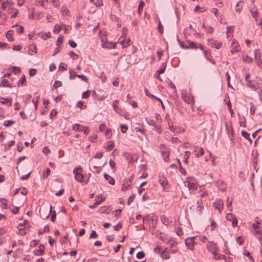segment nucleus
Listing matches in <instances>:
<instances>
[{
	"label": "nucleus",
	"mask_w": 262,
	"mask_h": 262,
	"mask_svg": "<svg viewBox=\"0 0 262 262\" xmlns=\"http://www.w3.org/2000/svg\"><path fill=\"white\" fill-rule=\"evenodd\" d=\"M184 185L187 187L191 193H195L197 190L196 181L192 178H187L186 180L184 182Z\"/></svg>",
	"instance_id": "nucleus-1"
},
{
	"label": "nucleus",
	"mask_w": 262,
	"mask_h": 262,
	"mask_svg": "<svg viewBox=\"0 0 262 262\" xmlns=\"http://www.w3.org/2000/svg\"><path fill=\"white\" fill-rule=\"evenodd\" d=\"M81 167L75 168L73 170V173L75 174V180L79 182L84 183L87 184L89 179V178L85 179L83 174H82L79 170H81Z\"/></svg>",
	"instance_id": "nucleus-2"
},
{
	"label": "nucleus",
	"mask_w": 262,
	"mask_h": 262,
	"mask_svg": "<svg viewBox=\"0 0 262 262\" xmlns=\"http://www.w3.org/2000/svg\"><path fill=\"white\" fill-rule=\"evenodd\" d=\"M182 99L187 103L194 104L193 98L192 95L189 94L186 91L183 90L181 92Z\"/></svg>",
	"instance_id": "nucleus-3"
},
{
	"label": "nucleus",
	"mask_w": 262,
	"mask_h": 262,
	"mask_svg": "<svg viewBox=\"0 0 262 262\" xmlns=\"http://www.w3.org/2000/svg\"><path fill=\"white\" fill-rule=\"evenodd\" d=\"M52 212V207L50 206L48 209L45 207H41L39 209V214L40 217L42 219H46L48 218Z\"/></svg>",
	"instance_id": "nucleus-4"
},
{
	"label": "nucleus",
	"mask_w": 262,
	"mask_h": 262,
	"mask_svg": "<svg viewBox=\"0 0 262 262\" xmlns=\"http://www.w3.org/2000/svg\"><path fill=\"white\" fill-rule=\"evenodd\" d=\"M160 149L162 152V156L165 161L169 160V150L164 144L160 145Z\"/></svg>",
	"instance_id": "nucleus-5"
},
{
	"label": "nucleus",
	"mask_w": 262,
	"mask_h": 262,
	"mask_svg": "<svg viewBox=\"0 0 262 262\" xmlns=\"http://www.w3.org/2000/svg\"><path fill=\"white\" fill-rule=\"evenodd\" d=\"M254 59L257 66L262 68V60L261 59V54L259 50L254 51Z\"/></svg>",
	"instance_id": "nucleus-6"
},
{
	"label": "nucleus",
	"mask_w": 262,
	"mask_h": 262,
	"mask_svg": "<svg viewBox=\"0 0 262 262\" xmlns=\"http://www.w3.org/2000/svg\"><path fill=\"white\" fill-rule=\"evenodd\" d=\"M226 219L227 221L232 222V226L235 227L237 225V220L235 216L231 213H228L226 215Z\"/></svg>",
	"instance_id": "nucleus-7"
},
{
	"label": "nucleus",
	"mask_w": 262,
	"mask_h": 262,
	"mask_svg": "<svg viewBox=\"0 0 262 262\" xmlns=\"http://www.w3.org/2000/svg\"><path fill=\"white\" fill-rule=\"evenodd\" d=\"M208 42L209 46L211 47L215 48L217 49H219L222 45V42L218 43L216 40L213 39H209Z\"/></svg>",
	"instance_id": "nucleus-8"
},
{
	"label": "nucleus",
	"mask_w": 262,
	"mask_h": 262,
	"mask_svg": "<svg viewBox=\"0 0 262 262\" xmlns=\"http://www.w3.org/2000/svg\"><path fill=\"white\" fill-rule=\"evenodd\" d=\"M223 201L221 199L216 200L214 203V207L217 209L220 212H221L223 209Z\"/></svg>",
	"instance_id": "nucleus-9"
},
{
	"label": "nucleus",
	"mask_w": 262,
	"mask_h": 262,
	"mask_svg": "<svg viewBox=\"0 0 262 262\" xmlns=\"http://www.w3.org/2000/svg\"><path fill=\"white\" fill-rule=\"evenodd\" d=\"M102 195L101 194H99L98 196H97L96 202L94 203L92 206H90V207L92 209L96 208L101 202L104 201L105 198L102 199Z\"/></svg>",
	"instance_id": "nucleus-10"
},
{
	"label": "nucleus",
	"mask_w": 262,
	"mask_h": 262,
	"mask_svg": "<svg viewBox=\"0 0 262 262\" xmlns=\"http://www.w3.org/2000/svg\"><path fill=\"white\" fill-rule=\"evenodd\" d=\"M195 237H192L191 238H187L185 240L186 245L189 249H192L194 243Z\"/></svg>",
	"instance_id": "nucleus-11"
},
{
	"label": "nucleus",
	"mask_w": 262,
	"mask_h": 262,
	"mask_svg": "<svg viewBox=\"0 0 262 262\" xmlns=\"http://www.w3.org/2000/svg\"><path fill=\"white\" fill-rule=\"evenodd\" d=\"M216 186L222 191H225L227 188V185L222 180H218L216 182Z\"/></svg>",
	"instance_id": "nucleus-12"
},
{
	"label": "nucleus",
	"mask_w": 262,
	"mask_h": 262,
	"mask_svg": "<svg viewBox=\"0 0 262 262\" xmlns=\"http://www.w3.org/2000/svg\"><path fill=\"white\" fill-rule=\"evenodd\" d=\"M194 154L197 158L203 156L204 154V149L202 147H196L194 149Z\"/></svg>",
	"instance_id": "nucleus-13"
},
{
	"label": "nucleus",
	"mask_w": 262,
	"mask_h": 262,
	"mask_svg": "<svg viewBox=\"0 0 262 262\" xmlns=\"http://www.w3.org/2000/svg\"><path fill=\"white\" fill-rule=\"evenodd\" d=\"M45 251V246L43 245H40L38 247V250H34V254L35 255L40 256L42 255Z\"/></svg>",
	"instance_id": "nucleus-14"
},
{
	"label": "nucleus",
	"mask_w": 262,
	"mask_h": 262,
	"mask_svg": "<svg viewBox=\"0 0 262 262\" xmlns=\"http://www.w3.org/2000/svg\"><path fill=\"white\" fill-rule=\"evenodd\" d=\"M159 182L163 187H165L168 183L167 179L165 177L161 175L159 176Z\"/></svg>",
	"instance_id": "nucleus-15"
},
{
	"label": "nucleus",
	"mask_w": 262,
	"mask_h": 262,
	"mask_svg": "<svg viewBox=\"0 0 262 262\" xmlns=\"http://www.w3.org/2000/svg\"><path fill=\"white\" fill-rule=\"evenodd\" d=\"M13 4H14L13 2L11 0H6V1L3 2L2 4L3 9L4 10H6L8 6H12Z\"/></svg>",
	"instance_id": "nucleus-16"
},
{
	"label": "nucleus",
	"mask_w": 262,
	"mask_h": 262,
	"mask_svg": "<svg viewBox=\"0 0 262 262\" xmlns=\"http://www.w3.org/2000/svg\"><path fill=\"white\" fill-rule=\"evenodd\" d=\"M1 99L2 101H1V103L7 105L8 106H10L12 105V99L11 98H4L3 97H1Z\"/></svg>",
	"instance_id": "nucleus-17"
},
{
	"label": "nucleus",
	"mask_w": 262,
	"mask_h": 262,
	"mask_svg": "<svg viewBox=\"0 0 262 262\" xmlns=\"http://www.w3.org/2000/svg\"><path fill=\"white\" fill-rule=\"evenodd\" d=\"M104 179L108 181V182L111 185H114L115 184V181L113 178L109 176L108 174L105 173L103 174Z\"/></svg>",
	"instance_id": "nucleus-18"
},
{
	"label": "nucleus",
	"mask_w": 262,
	"mask_h": 262,
	"mask_svg": "<svg viewBox=\"0 0 262 262\" xmlns=\"http://www.w3.org/2000/svg\"><path fill=\"white\" fill-rule=\"evenodd\" d=\"M252 228L256 234L262 235V227L258 226L254 223L252 225Z\"/></svg>",
	"instance_id": "nucleus-19"
},
{
	"label": "nucleus",
	"mask_w": 262,
	"mask_h": 262,
	"mask_svg": "<svg viewBox=\"0 0 262 262\" xmlns=\"http://www.w3.org/2000/svg\"><path fill=\"white\" fill-rule=\"evenodd\" d=\"M118 102V100H115L113 102V108L116 113L122 115V111L119 107V106L117 105Z\"/></svg>",
	"instance_id": "nucleus-20"
},
{
	"label": "nucleus",
	"mask_w": 262,
	"mask_h": 262,
	"mask_svg": "<svg viewBox=\"0 0 262 262\" xmlns=\"http://www.w3.org/2000/svg\"><path fill=\"white\" fill-rule=\"evenodd\" d=\"M189 45L188 46H184L183 45H181V47L183 48H191V49H197L198 48V46H197V45L194 42H191L190 41H189L188 42Z\"/></svg>",
	"instance_id": "nucleus-21"
},
{
	"label": "nucleus",
	"mask_w": 262,
	"mask_h": 262,
	"mask_svg": "<svg viewBox=\"0 0 262 262\" xmlns=\"http://www.w3.org/2000/svg\"><path fill=\"white\" fill-rule=\"evenodd\" d=\"M207 248L210 251H212L215 249H217L216 244L213 242H209L207 245Z\"/></svg>",
	"instance_id": "nucleus-22"
},
{
	"label": "nucleus",
	"mask_w": 262,
	"mask_h": 262,
	"mask_svg": "<svg viewBox=\"0 0 262 262\" xmlns=\"http://www.w3.org/2000/svg\"><path fill=\"white\" fill-rule=\"evenodd\" d=\"M110 206H102L100 207L99 209V212L100 213H105L106 214H108L110 212V210H108Z\"/></svg>",
	"instance_id": "nucleus-23"
},
{
	"label": "nucleus",
	"mask_w": 262,
	"mask_h": 262,
	"mask_svg": "<svg viewBox=\"0 0 262 262\" xmlns=\"http://www.w3.org/2000/svg\"><path fill=\"white\" fill-rule=\"evenodd\" d=\"M13 28H15L16 32L19 34H22L24 32V28L21 26L15 25L12 26Z\"/></svg>",
	"instance_id": "nucleus-24"
},
{
	"label": "nucleus",
	"mask_w": 262,
	"mask_h": 262,
	"mask_svg": "<svg viewBox=\"0 0 262 262\" xmlns=\"http://www.w3.org/2000/svg\"><path fill=\"white\" fill-rule=\"evenodd\" d=\"M166 64L165 63H163L162 67L157 71V73H158L159 75L162 74L164 72L165 69H166ZM157 78L160 79L159 75L156 77Z\"/></svg>",
	"instance_id": "nucleus-25"
},
{
	"label": "nucleus",
	"mask_w": 262,
	"mask_h": 262,
	"mask_svg": "<svg viewBox=\"0 0 262 262\" xmlns=\"http://www.w3.org/2000/svg\"><path fill=\"white\" fill-rule=\"evenodd\" d=\"M90 2L97 7H100L103 5L102 0H90Z\"/></svg>",
	"instance_id": "nucleus-26"
},
{
	"label": "nucleus",
	"mask_w": 262,
	"mask_h": 262,
	"mask_svg": "<svg viewBox=\"0 0 262 262\" xmlns=\"http://www.w3.org/2000/svg\"><path fill=\"white\" fill-rule=\"evenodd\" d=\"M13 31L12 30L8 31L6 33V37L7 38L8 40L9 41H13Z\"/></svg>",
	"instance_id": "nucleus-27"
},
{
	"label": "nucleus",
	"mask_w": 262,
	"mask_h": 262,
	"mask_svg": "<svg viewBox=\"0 0 262 262\" xmlns=\"http://www.w3.org/2000/svg\"><path fill=\"white\" fill-rule=\"evenodd\" d=\"M7 86L9 88H12L11 84L9 83V81L7 79H4L2 81V82L0 83V86Z\"/></svg>",
	"instance_id": "nucleus-28"
},
{
	"label": "nucleus",
	"mask_w": 262,
	"mask_h": 262,
	"mask_svg": "<svg viewBox=\"0 0 262 262\" xmlns=\"http://www.w3.org/2000/svg\"><path fill=\"white\" fill-rule=\"evenodd\" d=\"M243 61L246 63H251L253 61L252 57L248 56V55L243 56L242 57Z\"/></svg>",
	"instance_id": "nucleus-29"
},
{
	"label": "nucleus",
	"mask_w": 262,
	"mask_h": 262,
	"mask_svg": "<svg viewBox=\"0 0 262 262\" xmlns=\"http://www.w3.org/2000/svg\"><path fill=\"white\" fill-rule=\"evenodd\" d=\"M119 40L120 41V43L122 45V46L123 48H126L129 45V42H130V40L128 39L127 42L125 41V40L124 39H122V38L120 37L119 38Z\"/></svg>",
	"instance_id": "nucleus-30"
},
{
	"label": "nucleus",
	"mask_w": 262,
	"mask_h": 262,
	"mask_svg": "<svg viewBox=\"0 0 262 262\" xmlns=\"http://www.w3.org/2000/svg\"><path fill=\"white\" fill-rule=\"evenodd\" d=\"M167 244H168L169 245V247L172 248L176 245L177 243L172 238H170L167 241Z\"/></svg>",
	"instance_id": "nucleus-31"
},
{
	"label": "nucleus",
	"mask_w": 262,
	"mask_h": 262,
	"mask_svg": "<svg viewBox=\"0 0 262 262\" xmlns=\"http://www.w3.org/2000/svg\"><path fill=\"white\" fill-rule=\"evenodd\" d=\"M26 82V77L25 75H23L20 78V79L19 80L18 82V86L23 85L25 84Z\"/></svg>",
	"instance_id": "nucleus-32"
},
{
	"label": "nucleus",
	"mask_w": 262,
	"mask_h": 262,
	"mask_svg": "<svg viewBox=\"0 0 262 262\" xmlns=\"http://www.w3.org/2000/svg\"><path fill=\"white\" fill-rule=\"evenodd\" d=\"M242 135L246 139L248 140L251 143H252V140L250 138V135L248 133H247L246 131L243 130L242 132Z\"/></svg>",
	"instance_id": "nucleus-33"
},
{
	"label": "nucleus",
	"mask_w": 262,
	"mask_h": 262,
	"mask_svg": "<svg viewBox=\"0 0 262 262\" xmlns=\"http://www.w3.org/2000/svg\"><path fill=\"white\" fill-rule=\"evenodd\" d=\"M114 146H115L114 143L113 141H110L107 143V145L106 146V149L108 151H110L114 148Z\"/></svg>",
	"instance_id": "nucleus-34"
},
{
	"label": "nucleus",
	"mask_w": 262,
	"mask_h": 262,
	"mask_svg": "<svg viewBox=\"0 0 262 262\" xmlns=\"http://www.w3.org/2000/svg\"><path fill=\"white\" fill-rule=\"evenodd\" d=\"M102 46L103 48H108V49L115 48V45H113V43H108V42L103 43H102Z\"/></svg>",
	"instance_id": "nucleus-35"
},
{
	"label": "nucleus",
	"mask_w": 262,
	"mask_h": 262,
	"mask_svg": "<svg viewBox=\"0 0 262 262\" xmlns=\"http://www.w3.org/2000/svg\"><path fill=\"white\" fill-rule=\"evenodd\" d=\"M247 85L248 87L251 88V89L253 91H255L257 90L256 86L252 83V81H248V82L247 83Z\"/></svg>",
	"instance_id": "nucleus-36"
},
{
	"label": "nucleus",
	"mask_w": 262,
	"mask_h": 262,
	"mask_svg": "<svg viewBox=\"0 0 262 262\" xmlns=\"http://www.w3.org/2000/svg\"><path fill=\"white\" fill-rule=\"evenodd\" d=\"M70 77L69 78L71 80H74L76 77H77V75L76 73L74 72L72 70H69Z\"/></svg>",
	"instance_id": "nucleus-37"
},
{
	"label": "nucleus",
	"mask_w": 262,
	"mask_h": 262,
	"mask_svg": "<svg viewBox=\"0 0 262 262\" xmlns=\"http://www.w3.org/2000/svg\"><path fill=\"white\" fill-rule=\"evenodd\" d=\"M240 50V47L239 45H235V46L231 50V53L233 54L239 52Z\"/></svg>",
	"instance_id": "nucleus-38"
},
{
	"label": "nucleus",
	"mask_w": 262,
	"mask_h": 262,
	"mask_svg": "<svg viewBox=\"0 0 262 262\" xmlns=\"http://www.w3.org/2000/svg\"><path fill=\"white\" fill-rule=\"evenodd\" d=\"M239 125L241 126L245 127L246 126V121L245 119V117L243 116L242 118V117H239Z\"/></svg>",
	"instance_id": "nucleus-39"
},
{
	"label": "nucleus",
	"mask_w": 262,
	"mask_h": 262,
	"mask_svg": "<svg viewBox=\"0 0 262 262\" xmlns=\"http://www.w3.org/2000/svg\"><path fill=\"white\" fill-rule=\"evenodd\" d=\"M158 28L159 32L161 34H163V31H164V28H163V27L160 20L159 19H158Z\"/></svg>",
	"instance_id": "nucleus-40"
},
{
	"label": "nucleus",
	"mask_w": 262,
	"mask_h": 262,
	"mask_svg": "<svg viewBox=\"0 0 262 262\" xmlns=\"http://www.w3.org/2000/svg\"><path fill=\"white\" fill-rule=\"evenodd\" d=\"M168 115L167 114L166 117H165V119H167V124L169 126V128L170 130H173V123H172V121L170 120V119H168Z\"/></svg>",
	"instance_id": "nucleus-41"
},
{
	"label": "nucleus",
	"mask_w": 262,
	"mask_h": 262,
	"mask_svg": "<svg viewBox=\"0 0 262 262\" xmlns=\"http://www.w3.org/2000/svg\"><path fill=\"white\" fill-rule=\"evenodd\" d=\"M81 129L82 130H80V132H83L84 134L86 135H87L89 132H90V129L88 128V127L82 126L81 127Z\"/></svg>",
	"instance_id": "nucleus-42"
},
{
	"label": "nucleus",
	"mask_w": 262,
	"mask_h": 262,
	"mask_svg": "<svg viewBox=\"0 0 262 262\" xmlns=\"http://www.w3.org/2000/svg\"><path fill=\"white\" fill-rule=\"evenodd\" d=\"M225 256H224V255L220 254L219 253H217V254L213 256V258L215 260L225 259Z\"/></svg>",
	"instance_id": "nucleus-43"
},
{
	"label": "nucleus",
	"mask_w": 262,
	"mask_h": 262,
	"mask_svg": "<svg viewBox=\"0 0 262 262\" xmlns=\"http://www.w3.org/2000/svg\"><path fill=\"white\" fill-rule=\"evenodd\" d=\"M124 156L125 157V158L129 161V162H132L133 160V157L131 154L129 153H125L124 154Z\"/></svg>",
	"instance_id": "nucleus-44"
},
{
	"label": "nucleus",
	"mask_w": 262,
	"mask_h": 262,
	"mask_svg": "<svg viewBox=\"0 0 262 262\" xmlns=\"http://www.w3.org/2000/svg\"><path fill=\"white\" fill-rule=\"evenodd\" d=\"M81 126H82V125H80L79 124H75L74 125H73L72 128H73V130H74L76 132L80 131V130H82V129H81Z\"/></svg>",
	"instance_id": "nucleus-45"
},
{
	"label": "nucleus",
	"mask_w": 262,
	"mask_h": 262,
	"mask_svg": "<svg viewBox=\"0 0 262 262\" xmlns=\"http://www.w3.org/2000/svg\"><path fill=\"white\" fill-rule=\"evenodd\" d=\"M179 164H180V168H179V170H180V172L182 173L184 175H186V171H185V169L182 167L181 166V162L180 161V160L179 159H177Z\"/></svg>",
	"instance_id": "nucleus-46"
},
{
	"label": "nucleus",
	"mask_w": 262,
	"mask_h": 262,
	"mask_svg": "<svg viewBox=\"0 0 262 262\" xmlns=\"http://www.w3.org/2000/svg\"><path fill=\"white\" fill-rule=\"evenodd\" d=\"M62 29L60 25H56L54 29V32L56 34L58 33Z\"/></svg>",
	"instance_id": "nucleus-47"
},
{
	"label": "nucleus",
	"mask_w": 262,
	"mask_h": 262,
	"mask_svg": "<svg viewBox=\"0 0 262 262\" xmlns=\"http://www.w3.org/2000/svg\"><path fill=\"white\" fill-rule=\"evenodd\" d=\"M91 94V91L88 90L82 94V98L87 99L89 97Z\"/></svg>",
	"instance_id": "nucleus-48"
},
{
	"label": "nucleus",
	"mask_w": 262,
	"mask_h": 262,
	"mask_svg": "<svg viewBox=\"0 0 262 262\" xmlns=\"http://www.w3.org/2000/svg\"><path fill=\"white\" fill-rule=\"evenodd\" d=\"M14 123V122L12 120H6L4 122V125L5 126H10L13 125Z\"/></svg>",
	"instance_id": "nucleus-49"
},
{
	"label": "nucleus",
	"mask_w": 262,
	"mask_h": 262,
	"mask_svg": "<svg viewBox=\"0 0 262 262\" xmlns=\"http://www.w3.org/2000/svg\"><path fill=\"white\" fill-rule=\"evenodd\" d=\"M50 173V169L49 168H47L45 171L43 172V177L44 178H47Z\"/></svg>",
	"instance_id": "nucleus-50"
},
{
	"label": "nucleus",
	"mask_w": 262,
	"mask_h": 262,
	"mask_svg": "<svg viewBox=\"0 0 262 262\" xmlns=\"http://www.w3.org/2000/svg\"><path fill=\"white\" fill-rule=\"evenodd\" d=\"M39 99V96H37L32 99V102L34 104V106L36 108H37V103L38 102Z\"/></svg>",
	"instance_id": "nucleus-51"
},
{
	"label": "nucleus",
	"mask_w": 262,
	"mask_h": 262,
	"mask_svg": "<svg viewBox=\"0 0 262 262\" xmlns=\"http://www.w3.org/2000/svg\"><path fill=\"white\" fill-rule=\"evenodd\" d=\"M62 85V82L60 81H55L53 87L55 89H57Z\"/></svg>",
	"instance_id": "nucleus-52"
},
{
	"label": "nucleus",
	"mask_w": 262,
	"mask_h": 262,
	"mask_svg": "<svg viewBox=\"0 0 262 262\" xmlns=\"http://www.w3.org/2000/svg\"><path fill=\"white\" fill-rule=\"evenodd\" d=\"M145 256V254L143 251H140L136 254V257L138 258H143Z\"/></svg>",
	"instance_id": "nucleus-53"
},
{
	"label": "nucleus",
	"mask_w": 262,
	"mask_h": 262,
	"mask_svg": "<svg viewBox=\"0 0 262 262\" xmlns=\"http://www.w3.org/2000/svg\"><path fill=\"white\" fill-rule=\"evenodd\" d=\"M161 256L164 259H168L170 257L169 254L165 250L162 253Z\"/></svg>",
	"instance_id": "nucleus-54"
},
{
	"label": "nucleus",
	"mask_w": 262,
	"mask_h": 262,
	"mask_svg": "<svg viewBox=\"0 0 262 262\" xmlns=\"http://www.w3.org/2000/svg\"><path fill=\"white\" fill-rule=\"evenodd\" d=\"M69 56H70L72 58H73V59H76L78 58V55L76 54V53H75L73 51H70L69 53Z\"/></svg>",
	"instance_id": "nucleus-55"
},
{
	"label": "nucleus",
	"mask_w": 262,
	"mask_h": 262,
	"mask_svg": "<svg viewBox=\"0 0 262 262\" xmlns=\"http://www.w3.org/2000/svg\"><path fill=\"white\" fill-rule=\"evenodd\" d=\"M251 13L252 15V16L255 18L257 17L258 15V12H257L256 9H253L251 10Z\"/></svg>",
	"instance_id": "nucleus-56"
},
{
	"label": "nucleus",
	"mask_w": 262,
	"mask_h": 262,
	"mask_svg": "<svg viewBox=\"0 0 262 262\" xmlns=\"http://www.w3.org/2000/svg\"><path fill=\"white\" fill-rule=\"evenodd\" d=\"M6 200L4 199H2L0 200V202H1V206L4 208H6L7 206V204L6 202Z\"/></svg>",
	"instance_id": "nucleus-57"
},
{
	"label": "nucleus",
	"mask_w": 262,
	"mask_h": 262,
	"mask_svg": "<svg viewBox=\"0 0 262 262\" xmlns=\"http://www.w3.org/2000/svg\"><path fill=\"white\" fill-rule=\"evenodd\" d=\"M145 5V3L143 1H141L139 3V7H138V12L139 13L142 10L144 6Z\"/></svg>",
	"instance_id": "nucleus-58"
},
{
	"label": "nucleus",
	"mask_w": 262,
	"mask_h": 262,
	"mask_svg": "<svg viewBox=\"0 0 262 262\" xmlns=\"http://www.w3.org/2000/svg\"><path fill=\"white\" fill-rule=\"evenodd\" d=\"M120 128H121V132L123 133H125L126 132L127 129H128L127 126L125 124H121L120 126Z\"/></svg>",
	"instance_id": "nucleus-59"
},
{
	"label": "nucleus",
	"mask_w": 262,
	"mask_h": 262,
	"mask_svg": "<svg viewBox=\"0 0 262 262\" xmlns=\"http://www.w3.org/2000/svg\"><path fill=\"white\" fill-rule=\"evenodd\" d=\"M130 186V184H123L122 185L121 190L122 191H125L126 190H127L129 188Z\"/></svg>",
	"instance_id": "nucleus-60"
},
{
	"label": "nucleus",
	"mask_w": 262,
	"mask_h": 262,
	"mask_svg": "<svg viewBox=\"0 0 262 262\" xmlns=\"http://www.w3.org/2000/svg\"><path fill=\"white\" fill-rule=\"evenodd\" d=\"M135 198V195L133 194L132 195L129 196L127 201V204L130 205L132 202H133L134 199Z\"/></svg>",
	"instance_id": "nucleus-61"
},
{
	"label": "nucleus",
	"mask_w": 262,
	"mask_h": 262,
	"mask_svg": "<svg viewBox=\"0 0 262 262\" xmlns=\"http://www.w3.org/2000/svg\"><path fill=\"white\" fill-rule=\"evenodd\" d=\"M122 227V224L120 222L118 223L114 227V230L116 231L119 230Z\"/></svg>",
	"instance_id": "nucleus-62"
},
{
	"label": "nucleus",
	"mask_w": 262,
	"mask_h": 262,
	"mask_svg": "<svg viewBox=\"0 0 262 262\" xmlns=\"http://www.w3.org/2000/svg\"><path fill=\"white\" fill-rule=\"evenodd\" d=\"M29 49H30V50L32 51V52H34L35 53H37L36 47L34 44H31L29 46Z\"/></svg>",
	"instance_id": "nucleus-63"
},
{
	"label": "nucleus",
	"mask_w": 262,
	"mask_h": 262,
	"mask_svg": "<svg viewBox=\"0 0 262 262\" xmlns=\"http://www.w3.org/2000/svg\"><path fill=\"white\" fill-rule=\"evenodd\" d=\"M236 242L239 245H242L244 243V239L241 236H238L236 238Z\"/></svg>",
	"instance_id": "nucleus-64"
}]
</instances>
